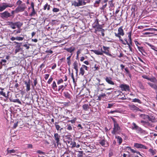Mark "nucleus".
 <instances>
[{
    "label": "nucleus",
    "instance_id": "nucleus-16",
    "mask_svg": "<svg viewBox=\"0 0 157 157\" xmlns=\"http://www.w3.org/2000/svg\"><path fill=\"white\" fill-rule=\"evenodd\" d=\"M105 80L109 84L113 85L115 84L114 82L112 80V78L110 77H106L105 78Z\"/></svg>",
    "mask_w": 157,
    "mask_h": 157
},
{
    "label": "nucleus",
    "instance_id": "nucleus-3",
    "mask_svg": "<svg viewBox=\"0 0 157 157\" xmlns=\"http://www.w3.org/2000/svg\"><path fill=\"white\" fill-rule=\"evenodd\" d=\"M113 122L114 123V127L113 130L111 132L113 134L115 135L118 132V131L120 130L121 128L119 126V124L114 119H113Z\"/></svg>",
    "mask_w": 157,
    "mask_h": 157
},
{
    "label": "nucleus",
    "instance_id": "nucleus-4",
    "mask_svg": "<svg viewBox=\"0 0 157 157\" xmlns=\"http://www.w3.org/2000/svg\"><path fill=\"white\" fill-rule=\"evenodd\" d=\"M53 138L58 148H60L61 146L60 142V136L58 133H55L54 135Z\"/></svg>",
    "mask_w": 157,
    "mask_h": 157
},
{
    "label": "nucleus",
    "instance_id": "nucleus-23",
    "mask_svg": "<svg viewBox=\"0 0 157 157\" xmlns=\"http://www.w3.org/2000/svg\"><path fill=\"white\" fill-rule=\"evenodd\" d=\"M16 26L18 29H20L23 25V23L20 22V21H17L15 22Z\"/></svg>",
    "mask_w": 157,
    "mask_h": 157
},
{
    "label": "nucleus",
    "instance_id": "nucleus-7",
    "mask_svg": "<svg viewBox=\"0 0 157 157\" xmlns=\"http://www.w3.org/2000/svg\"><path fill=\"white\" fill-rule=\"evenodd\" d=\"M11 13L7 11L0 13V16L3 19H7L9 17H11Z\"/></svg>",
    "mask_w": 157,
    "mask_h": 157
},
{
    "label": "nucleus",
    "instance_id": "nucleus-64",
    "mask_svg": "<svg viewBox=\"0 0 157 157\" xmlns=\"http://www.w3.org/2000/svg\"><path fill=\"white\" fill-rule=\"evenodd\" d=\"M63 81L62 79H59L58 80L57 82V84L58 85H59L61 83H62L63 82Z\"/></svg>",
    "mask_w": 157,
    "mask_h": 157
},
{
    "label": "nucleus",
    "instance_id": "nucleus-43",
    "mask_svg": "<svg viewBox=\"0 0 157 157\" xmlns=\"http://www.w3.org/2000/svg\"><path fill=\"white\" fill-rule=\"evenodd\" d=\"M55 127L57 131L60 130V131H61L63 129V128H61V127L58 124L57 125H56V126H55Z\"/></svg>",
    "mask_w": 157,
    "mask_h": 157
},
{
    "label": "nucleus",
    "instance_id": "nucleus-59",
    "mask_svg": "<svg viewBox=\"0 0 157 157\" xmlns=\"http://www.w3.org/2000/svg\"><path fill=\"white\" fill-rule=\"evenodd\" d=\"M139 86L140 89L144 90V87L143 84L141 83L140 82L139 83Z\"/></svg>",
    "mask_w": 157,
    "mask_h": 157
},
{
    "label": "nucleus",
    "instance_id": "nucleus-1",
    "mask_svg": "<svg viewBox=\"0 0 157 157\" xmlns=\"http://www.w3.org/2000/svg\"><path fill=\"white\" fill-rule=\"evenodd\" d=\"M103 50L101 48L100 50H91V52H93L95 54L98 55H102L103 53L105 54L107 56H112V55L109 52V48L103 46L102 47Z\"/></svg>",
    "mask_w": 157,
    "mask_h": 157
},
{
    "label": "nucleus",
    "instance_id": "nucleus-46",
    "mask_svg": "<svg viewBox=\"0 0 157 157\" xmlns=\"http://www.w3.org/2000/svg\"><path fill=\"white\" fill-rule=\"evenodd\" d=\"M76 117L74 118L73 119L68 121V122H71L72 124L75 123L77 120Z\"/></svg>",
    "mask_w": 157,
    "mask_h": 157
},
{
    "label": "nucleus",
    "instance_id": "nucleus-6",
    "mask_svg": "<svg viewBox=\"0 0 157 157\" xmlns=\"http://www.w3.org/2000/svg\"><path fill=\"white\" fill-rule=\"evenodd\" d=\"M78 2L74 1L72 4V5L76 7H79L80 6L85 5H86V3L83 0H78Z\"/></svg>",
    "mask_w": 157,
    "mask_h": 157
},
{
    "label": "nucleus",
    "instance_id": "nucleus-12",
    "mask_svg": "<svg viewBox=\"0 0 157 157\" xmlns=\"http://www.w3.org/2000/svg\"><path fill=\"white\" fill-rule=\"evenodd\" d=\"M97 85L98 86V88L101 91H102L104 90V89H105L106 90H110L112 89L111 88H109L106 89H105L104 87L105 86L104 83L100 84L98 83H97Z\"/></svg>",
    "mask_w": 157,
    "mask_h": 157
},
{
    "label": "nucleus",
    "instance_id": "nucleus-45",
    "mask_svg": "<svg viewBox=\"0 0 157 157\" xmlns=\"http://www.w3.org/2000/svg\"><path fill=\"white\" fill-rule=\"evenodd\" d=\"M24 39V37L17 36L16 37V40L18 41H22Z\"/></svg>",
    "mask_w": 157,
    "mask_h": 157
},
{
    "label": "nucleus",
    "instance_id": "nucleus-25",
    "mask_svg": "<svg viewBox=\"0 0 157 157\" xmlns=\"http://www.w3.org/2000/svg\"><path fill=\"white\" fill-rule=\"evenodd\" d=\"M75 49V48L74 47H70V48H66L65 50L68 52L72 53Z\"/></svg>",
    "mask_w": 157,
    "mask_h": 157
},
{
    "label": "nucleus",
    "instance_id": "nucleus-40",
    "mask_svg": "<svg viewBox=\"0 0 157 157\" xmlns=\"http://www.w3.org/2000/svg\"><path fill=\"white\" fill-rule=\"evenodd\" d=\"M147 44L149 46H150L151 48V49H152L154 50L155 51H157V50L155 49L157 48H156L155 46L150 44L149 43H147Z\"/></svg>",
    "mask_w": 157,
    "mask_h": 157
},
{
    "label": "nucleus",
    "instance_id": "nucleus-41",
    "mask_svg": "<svg viewBox=\"0 0 157 157\" xmlns=\"http://www.w3.org/2000/svg\"><path fill=\"white\" fill-rule=\"evenodd\" d=\"M70 145H71V147L72 148H74L76 146V142L74 141H71V142L70 143Z\"/></svg>",
    "mask_w": 157,
    "mask_h": 157
},
{
    "label": "nucleus",
    "instance_id": "nucleus-60",
    "mask_svg": "<svg viewBox=\"0 0 157 157\" xmlns=\"http://www.w3.org/2000/svg\"><path fill=\"white\" fill-rule=\"evenodd\" d=\"M102 2L101 0H97L95 1L94 4L95 5H99L100 3L101 2Z\"/></svg>",
    "mask_w": 157,
    "mask_h": 157
},
{
    "label": "nucleus",
    "instance_id": "nucleus-32",
    "mask_svg": "<svg viewBox=\"0 0 157 157\" xmlns=\"http://www.w3.org/2000/svg\"><path fill=\"white\" fill-rule=\"evenodd\" d=\"M106 142V141L104 139L103 140H100L99 143L102 146L104 147H105V143Z\"/></svg>",
    "mask_w": 157,
    "mask_h": 157
},
{
    "label": "nucleus",
    "instance_id": "nucleus-29",
    "mask_svg": "<svg viewBox=\"0 0 157 157\" xmlns=\"http://www.w3.org/2000/svg\"><path fill=\"white\" fill-rule=\"evenodd\" d=\"M132 124V125L134 126V127H133L132 128V129H133L138 130H139L141 129V128L139 127V126H137L135 123H133Z\"/></svg>",
    "mask_w": 157,
    "mask_h": 157
},
{
    "label": "nucleus",
    "instance_id": "nucleus-36",
    "mask_svg": "<svg viewBox=\"0 0 157 157\" xmlns=\"http://www.w3.org/2000/svg\"><path fill=\"white\" fill-rule=\"evenodd\" d=\"M157 31V29L153 28H151L147 29H144L143 30V31Z\"/></svg>",
    "mask_w": 157,
    "mask_h": 157
},
{
    "label": "nucleus",
    "instance_id": "nucleus-5",
    "mask_svg": "<svg viewBox=\"0 0 157 157\" xmlns=\"http://www.w3.org/2000/svg\"><path fill=\"white\" fill-rule=\"evenodd\" d=\"M31 6L29 7V9L32 8V11L29 14V16L30 17H35L36 15H37V12L34 9V3L33 2H31Z\"/></svg>",
    "mask_w": 157,
    "mask_h": 157
},
{
    "label": "nucleus",
    "instance_id": "nucleus-20",
    "mask_svg": "<svg viewBox=\"0 0 157 157\" xmlns=\"http://www.w3.org/2000/svg\"><path fill=\"white\" fill-rule=\"evenodd\" d=\"M67 86V85H61L58 86V91H61V92H62Z\"/></svg>",
    "mask_w": 157,
    "mask_h": 157
},
{
    "label": "nucleus",
    "instance_id": "nucleus-47",
    "mask_svg": "<svg viewBox=\"0 0 157 157\" xmlns=\"http://www.w3.org/2000/svg\"><path fill=\"white\" fill-rule=\"evenodd\" d=\"M128 148H129L130 150V151H131L132 152V153H139L140 154V153L139 151H135V150H134V149H132L131 147H128Z\"/></svg>",
    "mask_w": 157,
    "mask_h": 157
},
{
    "label": "nucleus",
    "instance_id": "nucleus-63",
    "mask_svg": "<svg viewBox=\"0 0 157 157\" xmlns=\"http://www.w3.org/2000/svg\"><path fill=\"white\" fill-rule=\"evenodd\" d=\"M132 31H130L128 33V39H130L132 38L131 37V36H132Z\"/></svg>",
    "mask_w": 157,
    "mask_h": 157
},
{
    "label": "nucleus",
    "instance_id": "nucleus-15",
    "mask_svg": "<svg viewBox=\"0 0 157 157\" xmlns=\"http://www.w3.org/2000/svg\"><path fill=\"white\" fill-rule=\"evenodd\" d=\"M129 107L130 109L133 111H141V109L134 105H129Z\"/></svg>",
    "mask_w": 157,
    "mask_h": 157
},
{
    "label": "nucleus",
    "instance_id": "nucleus-42",
    "mask_svg": "<svg viewBox=\"0 0 157 157\" xmlns=\"http://www.w3.org/2000/svg\"><path fill=\"white\" fill-rule=\"evenodd\" d=\"M141 116H144V117H145L146 118H147L149 121H153L151 120V118L148 115H146L144 114H142L140 115Z\"/></svg>",
    "mask_w": 157,
    "mask_h": 157
},
{
    "label": "nucleus",
    "instance_id": "nucleus-34",
    "mask_svg": "<svg viewBox=\"0 0 157 157\" xmlns=\"http://www.w3.org/2000/svg\"><path fill=\"white\" fill-rule=\"evenodd\" d=\"M82 108L85 111L89 109V106L88 104H85L82 105Z\"/></svg>",
    "mask_w": 157,
    "mask_h": 157
},
{
    "label": "nucleus",
    "instance_id": "nucleus-51",
    "mask_svg": "<svg viewBox=\"0 0 157 157\" xmlns=\"http://www.w3.org/2000/svg\"><path fill=\"white\" fill-rule=\"evenodd\" d=\"M149 80L151 81L152 82H155L156 81V79L155 78H149Z\"/></svg>",
    "mask_w": 157,
    "mask_h": 157
},
{
    "label": "nucleus",
    "instance_id": "nucleus-11",
    "mask_svg": "<svg viewBox=\"0 0 157 157\" xmlns=\"http://www.w3.org/2000/svg\"><path fill=\"white\" fill-rule=\"evenodd\" d=\"M14 43L17 44V45L15 47V50L14 52L15 54H16L20 51L21 49V46L22 43L16 41H14Z\"/></svg>",
    "mask_w": 157,
    "mask_h": 157
},
{
    "label": "nucleus",
    "instance_id": "nucleus-61",
    "mask_svg": "<svg viewBox=\"0 0 157 157\" xmlns=\"http://www.w3.org/2000/svg\"><path fill=\"white\" fill-rule=\"evenodd\" d=\"M36 152L38 153H39V154H42V155H45V153L43 152V151H41L40 150H37V151H36Z\"/></svg>",
    "mask_w": 157,
    "mask_h": 157
},
{
    "label": "nucleus",
    "instance_id": "nucleus-39",
    "mask_svg": "<svg viewBox=\"0 0 157 157\" xmlns=\"http://www.w3.org/2000/svg\"><path fill=\"white\" fill-rule=\"evenodd\" d=\"M132 101L134 102H137L140 104H141V101L140 99L136 98L132 99Z\"/></svg>",
    "mask_w": 157,
    "mask_h": 157
},
{
    "label": "nucleus",
    "instance_id": "nucleus-49",
    "mask_svg": "<svg viewBox=\"0 0 157 157\" xmlns=\"http://www.w3.org/2000/svg\"><path fill=\"white\" fill-rule=\"evenodd\" d=\"M149 151L151 154L152 155H154L156 154L155 151L151 148H150L149 150Z\"/></svg>",
    "mask_w": 157,
    "mask_h": 157
},
{
    "label": "nucleus",
    "instance_id": "nucleus-52",
    "mask_svg": "<svg viewBox=\"0 0 157 157\" xmlns=\"http://www.w3.org/2000/svg\"><path fill=\"white\" fill-rule=\"evenodd\" d=\"M67 139L68 140H66V142L67 143H68V144H70L71 142V141H72V139L70 137H67Z\"/></svg>",
    "mask_w": 157,
    "mask_h": 157
},
{
    "label": "nucleus",
    "instance_id": "nucleus-22",
    "mask_svg": "<svg viewBox=\"0 0 157 157\" xmlns=\"http://www.w3.org/2000/svg\"><path fill=\"white\" fill-rule=\"evenodd\" d=\"M115 138L117 139V141L118 142L119 145H120L122 143L123 140L122 138L118 136H115Z\"/></svg>",
    "mask_w": 157,
    "mask_h": 157
},
{
    "label": "nucleus",
    "instance_id": "nucleus-58",
    "mask_svg": "<svg viewBox=\"0 0 157 157\" xmlns=\"http://www.w3.org/2000/svg\"><path fill=\"white\" fill-rule=\"evenodd\" d=\"M114 103H109L108 104V106L107 107V108H110L114 106Z\"/></svg>",
    "mask_w": 157,
    "mask_h": 157
},
{
    "label": "nucleus",
    "instance_id": "nucleus-38",
    "mask_svg": "<svg viewBox=\"0 0 157 157\" xmlns=\"http://www.w3.org/2000/svg\"><path fill=\"white\" fill-rule=\"evenodd\" d=\"M77 152H78L77 154L78 157H82L83 155V151H78Z\"/></svg>",
    "mask_w": 157,
    "mask_h": 157
},
{
    "label": "nucleus",
    "instance_id": "nucleus-35",
    "mask_svg": "<svg viewBox=\"0 0 157 157\" xmlns=\"http://www.w3.org/2000/svg\"><path fill=\"white\" fill-rule=\"evenodd\" d=\"M85 73V71L83 67H81L79 70V75H81L82 76L84 75Z\"/></svg>",
    "mask_w": 157,
    "mask_h": 157
},
{
    "label": "nucleus",
    "instance_id": "nucleus-55",
    "mask_svg": "<svg viewBox=\"0 0 157 157\" xmlns=\"http://www.w3.org/2000/svg\"><path fill=\"white\" fill-rule=\"evenodd\" d=\"M19 29L17 30H14V32H16V33H15V35H16L17 34H18V33H21V29Z\"/></svg>",
    "mask_w": 157,
    "mask_h": 157
},
{
    "label": "nucleus",
    "instance_id": "nucleus-53",
    "mask_svg": "<svg viewBox=\"0 0 157 157\" xmlns=\"http://www.w3.org/2000/svg\"><path fill=\"white\" fill-rule=\"evenodd\" d=\"M34 80V85H33V87L34 88V86H36L37 83V78H35L33 79Z\"/></svg>",
    "mask_w": 157,
    "mask_h": 157
},
{
    "label": "nucleus",
    "instance_id": "nucleus-27",
    "mask_svg": "<svg viewBox=\"0 0 157 157\" xmlns=\"http://www.w3.org/2000/svg\"><path fill=\"white\" fill-rule=\"evenodd\" d=\"M50 5H48V3H46V4L44 6L43 10H46L47 9L48 10H50Z\"/></svg>",
    "mask_w": 157,
    "mask_h": 157
},
{
    "label": "nucleus",
    "instance_id": "nucleus-56",
    "mask_svg": "<svg viewBox=\"0 0 157 157\" xmlns=\"http://www.w3.org/2000/svg\"><path fill=\"white\" fill-rule=\"evenodd\" d=\"M23 3L21 0H18L16 2V4L18 6L21 5Z\"/></svg>",
    "mask_w": 157,
    "mask_h": 157
},
{
    "label": "nucleus",
    "instance_id": "nucleus-14",
    "mask_svg": "<svg viewBox=\"0 0 157 157\" xmlns=\"http://www.w3.org/2000/svg\"><path fill=\"white\" fill-rule=\"evenodd\" d=\"M134 146L137 148H142L144 149H147V147L146 146L140 144L136 143L134 144Z\"/></svg>",
    "mask_w": 157,
    "mask_h": 157
},
{
    "label": "nucleus",
    "instance_id": "nucleus-24",
    "mask_svg": "<svg viewBox=\"0 0 157 157\" xmlns=\"http://www.w3.org/2000/svg\"><path fill=\"white\" fill-rule=\"evenodd\" d=\"M137 47L138 50L143 55H145L143 53H146L145 52L143 47L138 46H137Z\"/></svg>",
    "mask_w": 157,
    "mask_h": 157
},
{
    "label": "nucleus",
    "instance_id": "nucleus-26",
    "mask_svg": "<svg viewBox=\"0 0 157 157\" xmlns=\"http://www.w3.org/2000/svg\"><path fill=\"white\" fill-rule=\"evenodd\" d=\"M18 13L19 12L16 8L14 10L11 11V17H12V18H13V17H14V13Z\"/></svg>",
    "mask_w": 157,
    "mask_h": 157
},
{
    "label": "nucleus",
    "instance_id": "nucleus-10",
    "mask_svg": "<svg viewBox=\"0 0 157 157\" xmlns=\"http://www.w3.org/2000/svg\"><path fill=\"white\" fill-rule=\"evenodd\" d=\"M26 8L25 3H23L21 5L18 6L16 8L19 12H22L25 10Z\"/></svg>",
    "mask_w": 157,
    "mask_h": 157
},
{
    "label": "nucleus",
    "instance_id": "nucleus-2",
    "mask_svg": "<svg viewBox=\"0 0 157 157\" xmlns=\"http://www.w3.org/2000/svg\"><path fill=\"white\" fill-rule=\"evenodd\" d=\"M123 28V26H121L119 27L118 29V33H115L114 34L116 37L119 38L120 41L122 44L126 45V44L125 43L121 36H123L124 34V32Z\"/></svg>",
    "mask_w": 157,
    "mask_h": 157
},
{
    "label": "nucleus",
    "instance_id": "nucleus-13",
    "mask_svg": "<svg viewBox=\"0 0 157 157\" xmlns=\"http://www.w3.org/2000/svg\"><path fill=\"white\" fill-rule=\"evenodd\" d=\"M24 83L26 85V90L27 92L29 91L30 90V79L29 78L27 81L25 80L24 81Z\"/></svg>",
    "mask_w": 157,
    "mask_h": 157
},
{
    "label": "nucleus",
    "instance_id": "nucleus-54",
    "mask_svg": "<svg viewBox=\"0 0 157 157\" xmlns=\"http://www.w3.org/2000/svg\"><path fill=\"white\" fill-rule=\"evenodd\" d=\"M10 27L13 29H15L16 28L15 22H13L11 25L10 26Z\"/></svg>",
    "mask_w": 157,
    "mask_h": 157
},
{
    "label": "nucleus",
    "instance_id": "nucleus-50",
    "mask_svg": "<svg viewBox=\"0 0 157 157\" xmlns=\"http://www.w3.org/2000/svg\"><path fill=\"white\" fill-rule=\"evenodd\" d=\"M60 10L59 8H54L52 10V11L54 13H57Z\"/></svg>",
    "mask_w": 157,
    "mask_h": 157
},
{
    "label": "nucleus",
    "instance_id": "nucleus-8",
    "mask_svg": "<svg viewBox=\"0 0 157 157\" xmlns=\"http://www.w3.org/2000/svg\"><path fill=\"white\" fill-rule=\"evenodd\" d=\"M12 7V5L6 3H3L2 5H0V12H2L5 10L7 7Z\"/></svg>",
    "mask_w": 157,
    "mask_h": 157
},
{
    "label": "nucleus",
    "instance_id": "nucleus-44",
    "mask_svg": "<svg viewBox=\"0 0 157 157\" xmlns=\"http://www.w3.org/2000/svg\"><path fill=\"white\" fill-rule=\"evenodd\" d=\"M73 65L74 67V69L78 67V63L76 61L74 62Z\"/></svg>",
    "mask_w": 157,
    "mask_h": 157
},
{
    "label": "nucleus",
    "instance_id": "nucleus-31",
    "mask_svg": "<svg viewBox=\"0 0 157 157\" xmlns=\"http://www.w3.org/2000/svg\"><path fill=\"white\" fill-rule=\"evenodd\" d=\"M72 54L71 53L70 56L67 57V63L68 64V66H70L71 64V62L70 60V58L72 56Z\"/></svg>",
    "mask_w": 157,
    "mask_h": 157
},
{
    "label": "nucleus",
    "instance_id": "nucleus-19",
    "mask_svg": "<svg viewBox=\"0 0 157 157\" xmlns=\"http://www.w3.org/2000/svg\"><path fill=\"white\" fill-rule=\"evenodd\" d=\"M147 84L152 88L155 90H157V85L156 84L151 83L150 82H147Z\"/></svg>",
    "mask_w": 157,
    "mask_h": 157
},
{
    "label": "nucleus",
    "instance_id": "nucleus-30",
    "mask_svg": "<svg viewBox=\"0 0 157 157\" xmlns=\"http://www.w3.org/2000/svg\"><path fill=\"white\" fill-rule=\"evenodd\" d=\"M0 90H1V91H0V95L3 96L5 98L7 97V96L6 95L5 93L3 91V90H4V89L2 88L1 87H0Z\"/></svg>",
    "mask_w": 157,
    "mask_h": 157
},
{
    "label": "nucleus",
    "instance_id": "nucleus-37",
    "mask_svg": "<svg viewBox=\"0 0 157 157\" xmlns=\"http://www.w3.org/2000/svg\"><path fill=\"white\" fill-rule=\"evenodd\" d=\"M7 154L15 153L16 152V150L14 149L9 150V149L8 148L7 149Z\"/></svg>",
    "mask_w": 157,
    "mask_h": 157
},
{
    "label": "nucleus",
    "instance_id": "nucleus-17",
    "mask_svg": "<svg viewBox=\"0 0 157 157\" xmlns=\"http://www.w3.org/2000/svg\"><path fill=\"white\" fill-rule=\"evenodd\" d=\"M119 94L117 95V98L119 99L125 100L126 99L125 95L121 92H119Z\"/></svg>",
    "mask_w": 157,
    "mask_h": 157
},
{
    "label": "nucleus",
    "instance_id": "nucleus-57",
    "mask_svg": "<svg viewBox=\"0 0 157 157\" xmlns=\"http://www.w3.org/2000/svg\"><path fill=\"white\" fill-rule=\"evenodd\" d=\"M53 79V78H52V77L50 78L49 79L48 81L47 82V83L49 84H50L51 83V82H52V81Z\"/></svg>",
    "mask_w": 157,
    "mask_h": 157
},
{
    "label": "nucleus",
    "instance_id": "nucleus-48",
    "mask_svg": "<svg viewBox=\"0 0 157 157\" xmlns=\"http://www.w3.org/2000/svg\"><path fill=\"white\" fill-rule=\"evenodd\" d=\"M67 129L69 131H71L72 129V128L71 125L70 124L67 125Z\"/></svg>",
    "mask_w": 157,
    "mask_h": 157
},
{
    "label": "nucleus",
    "instance_id": "nucleus-9",
    "mask_svg": "<svg viewBox=\"0 0 157 157\" xmlns=\"http://www.w3.org/2000/svg\"><path fill=\"white\" fill-rule=\"evenodd\" d=\"M119 87L122 91H129L130 90V87L128 85L124 84H121L119 86Z\"/></svg>",
    "mask_w": 157,
    "mask_h": 157
},
{
    "label": "nucleus",
    "instance_id": "nucleus-21",
    "mask_svg": "<svg viewBox=\"0 0 157 157\" xmlns=\"http://www.w3.org/2000/svg\"><path fill=\"white\" fill-rule=\"evenodd\" d=\"M94 29L95 31H94V33L96 34L98 32H101L102 31V30L103 29L102 28V26L100 25L98 26V27H97V28H94Z\"/></svg>",
    "mask_w": 157,
    "mask_h": 157
},
{
    "label": "nucleus",
    "instance_id": "nucleus-18",
    "mask_svg": "<svg viewBox=\"0 0 157 157\" xmlns=\"http://www.w3.org/2000/svg\"><path fill=\"white\" fill-rule=\"evenodd\" d=\"M100 25L99 23L98 19H96L94 23L92 24V27L94 29L98 26Z\"/></svg>",
    "mask_w": 157,
    "mask_h": 157
},
{
    "label": "nucleus",
    "instance_id": "nucleus-33",
    "mask_svg": "<svg viewBox=\"0 0 157 157\" xmlns=\"http://www.w3.org/2000/svg\"><path fill=\"white\" fill-rule=\"evenodd\" d=\"M52 88L55 90L57 89V86L55 81L53 82V83L52 84Z\"/></svg>",
    "mask_w": 157,
    "mask_h": 157
},
{
    "label": "nucleus",
    "instance_id": "nucleus-28",
    "mask_svg": "<svg viewBox=\"0 0 157 157\" xmlns=\"http://www.w3.org/2000/svg\"><path fill=\"white\" fill-rule=\"evenodd\" d=\"M64 96L67 98L70 99L71 95L70 94L67 92H64L63 93Z\"/></svg>",
    "mask_w": 157,
    "mask_h": 157
},
{
    "label": "nucleus",
    "instance_id": "nucleus-62",
    "mask_svg": "<svg viewBox=\"0 0 157 157\" xmlns=\"http://www.w3.org/2000/svg\"><path fill=\"white\" fill-rule=\"evenodd\" d=\"M94 71H97L99 69V67L98 66H97L96 64H95L94 66Z\"/></svg>",
    "mask_w": 157,
    "mask_h": 157
}]
</instances>
